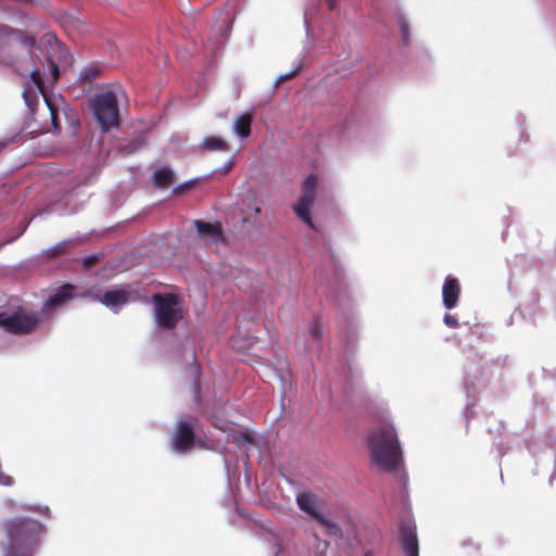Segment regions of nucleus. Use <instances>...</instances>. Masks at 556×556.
Wrapping results in <instances>:
<instances>
[{
	"instance_id": "f257e3e1",
	"label": "nucleus",
	"mask_w": 556,
	"mask_h": 556,
	"mask_svg": "<svg viewBox=\"0 0 556 556\" xmlns=\"http://www.w3.org/2000/svg\"><path fill=\"white\" fill-rule=\"evenodd\" d=\"M371 460L381 469L395 471L402 462V450L396 430L391 422L383 421L368 437Z\"/></svg>"
},
{
	"instance_id": "f03ea898",
	"label": "nucleus",
	"mask_w": 556,
	"mask_h": 556,
	"mask_svg": "<svg viewBox=\"0 0 556 556\" xmlns=\"http://www.w3.org/2000/svg\"><path fill=\"white\" fill-rule=\"evenodd\" d=\"M3 530L7 536L5 546L28 553H33V549L39 545L45 533L41 522L26 517L7 520Z\"/></svg>"
},
{
	"instance_id": "7ed1b4c3",
	"label": "nucleus",
	"mask_w": 556,
	"mask_h": 556,
	"mask_svg": "<svg viewBox=\"0 0 556 556\" xmlns=\"http://www.w3.org/2000/svg\"><path fill=\"white\" fill-rule=\"evenodd\" d=\"M154 319L164 330H173L184 318L181 301L175 293H155L152 296Z\"/></svg>"
},
{
	"instance_id": "20e7f679",
	"label": "nucleus",
	"mask_w": 556,
	"mask_h": 556,
	"mask_svg": "<svg viewBox=\"0 0 556 556\" xmlns=\"http://www.w3.org/2000/svg\"><path fill=\"white\" fill-rule=\"evenodd\" d=\"M40 324V314L25 307L20 306L12 313H0V327L11 334H29L34 332Z\"/></svg>"
},
{
	"instance_id": "39448f33",
	"label": "nucleus",
	"mask_w": 556,
	"mask_h": 556,
	"mask_svg": "<svg viewBox=\"0 0 556 556\" xmlns=\"http://www.w3.org/2000/svg\"><path fill=\"white\" fill-rule=\"evenodd\" d=\"M90 108L103 131L118 127L119 110L117 98L112 91L96 94L91 100Z\"/></svg>"
},
{
	"instance_id": "423d86ee",
	"label": "nucleus",
	"mask_w": 556,
	"mask_h": 556,
	"mask_svg": "<svg viewBox=\"0 0 556 556\" xmlns=\"http://www.w3.org/2000/svg\"><path fill=\"white\" fill-rule=\"evenodd\" d=\"M317 176L309 175L302 184L301 195L298 202L293 205V210L299 218H301L307 226L314 228V223L311 217V207L315 202Z\"/></svg>"
},
{
	"instance_id": "0eeeda50",
	"label": "nucleus",
	"mask_w": 556,
	"mask_h": 556,
	"mask_svg": "<svg viewBox=\"0 0 556 556\" xmlns=\"http://www.w3.org/2000/svg\"><path fill=\"white\" fill-rule=\"evenodd\" d=\"M296 504L299 508L308 514L315 520H317L320 525L327 528H334L336 526L327 518H325L320 513V500L311 492H301L296 495Z\"/></svg>"
},
{
	"instance_id": "6e6552de",
	"label": "nucleus",
	"mask_w": 556,
	"mask_h": 556,
	"mask_svg": "<svg viewBox=\"0 0 556 556\" xmlns=\"http://www.w3.org/2000/svg\"><path fill=\"white\" fill-rule=\"evenodd\" d=\"M400 543L405 556H419V544L416 526L412 520L405 519L400 522Z\"/></svg>"
},
{
	"instance_id": "1a4fd4ad",
	"label": "nucleus",
	"mask_w": 556,
	"mask_h": 556,
	"mask_svg": "<svg viewBox=\"0 0 556 556\" xmlns=\"http://www.w3.org/2000/svg\"><path fill=\"white\" fill-rule=\"evenodd\" d=\"M195 434L193 426L188 420H180L177 424L176 433L173 438V447L175 451L184 453L189 451L194 442Z\"/></svg>"
},
{
	"instance_id": "9d476101",
	"label": "nucleus",
	"mask_w": 556,
	"mask_h": 556,
	"mask_svg": "<svg viewBox=\"0 0 556 556\" xmlns=\"http://www.w3.org/2000/svg\"><path fill=\"white\" fill-rule=\"evenodd\" d=\"M460 295V283L456 277L447 276L442 286V299L445 308H454Z\"/></svg>"
},
{
	"instance_id": "9b49d317",
	"label": "nucleus",
	"mask_w": 556,
	"mask_h": 556,
	"mask_svg": "<svg viewBox=\"0 0 556 556\" xmlns=\"http://www.w3.org/2000/svg\"><path fill=\"white\" fill-rule=\"evenodd\" d=\"M194 226L200 237L203 239H207L213 243H218L224 240V232L219 223L194 220Z\"/></svg>"
},
{
	"instance_id": "f8f14e48",
	"label": "nucleus",
	"mask_w": 556,
	"mask_h": 556,
	"mask_svg": "<svg viewBox=\"0 0 556 556\" xmlns=\"http://www.w3.org/2000/svg\"><path fill=\"white\" fill-rule=\"evenodd\" d=\"M74 286L64 285L54 294H52L43 304L41 314H48L51 309L65 304L73 298Z\"/></svg>"
},
{
	"instance_id": "ddd939ff",
	"label": "nucleus",
	"mask_w": 556,
	"mask_h": 556,
	"mask_svg": "<svg viewBox=\"0 0 556 556\" xmlns=\"http://www.w3.org/2000/svg\"><path fill=\"white\" fill-rule=\"evenodd\" d=\"M129 291L123 288H116L113 290L105 291L100 298L99 301L111 308H118L125 305L129 300Z\"/></svg>"
},
{
	"instance_id": "4468645a",
	"label": "nucleus",
	"mask_w": 556,
	"mask_h": 556,
	"mask_svg": "<svg viewBox=\"0 0 556 556\" xmlns=\"http://www.w3.org/2000/svg\"><path fill=\"white\" fill-rule=\"evenodd\" d=\"M0 33L3 35V36H14V38L22 45H24L25 47H28V48H34L36 46V38L31 35H28L26 31L24 30H20V29H15V28H11L9 26H1L0 27Z\"/></svg>"
},
{
	"instance_id": "2eb2a0df",
	"label": "nucleus",
	"mask_w": 556,
	"mask_h": 556,
	"mask_svg": "<svg viewBox=\"0 0 556 556\" xmlns=\"http://www.w3.org/2000/svg\"><path fill=\"white\" fill-rule=\"evenodd\" d=\"M253 115L251 113L240 114L233 123L235 132L241 138H248L251 135V124Z\"/></svg>"
},
{
	"instance_id": "dca6fc26",
	"label": "nucleus",
	"mask_w": 556,
	"mask_h": 556,
	"mask_svg": "<svg viewBox=\"0 0 556 556\" xmlns=\"http://www.w3.org/2000/svg\"><path fill=\"white\" fill-rule=\"evenodd\" d=\"M174 182V174L168 167H161L153 173V184L157 188H168Z\"/></svg>"
},
{
	"instance_id": "f3484780",
	"label": "nucleus",
	"mask_w": 556,
	"mask_h": 556,
	"mask_svg": "<svg viewBox=\"0 0 556 556\" xmlns=\"http://www.w3.org/2000/svg\"><path fill=\"white\" fill-rule=\"evenodd\" d=\"M202 147L204 150H208V151H213V150L226 151V150H228L227 142L224 139H222L219 137H215V136L205 138L202 142Z\"/></svg>"
},
{
	"instance_id": "a211bd4d",
	"label": "nucleus",
	"mask_w": 556,
	"mask_h": 556,
	"mask_svg": "<svg viewBox=\"0 0 556 556\" xmlns=\"http://www.w3.org/2000/svg\"><path fill=\"white\" fill-rule=\"evenodd\" d=\"M68 245L70 244L67 242L58 243L54 247L46 250L43 252V255L48 260L55 258V257L64 254L66 252V250L68 249Z\"/></svg>"
},
{
	"instance_id": "6ab92c4d",
	"label": "nucleus",
	"mask_w": 556,
	"mask_h": 556,
	"mask_svg": "<svg viewBox=\"0 0 556 556\" xmlns=\"http://www.w3.org/2000/svg\"><path fill=\"white\" fill-rule=\"evenodd\" d=\"M233 440L241 445H252L255 440L251 432L242 431L233 435Z\"/></svg>"
},
{
	"instance_id": "aec40b11",
	"label": "nucleus",
	"mask_w": 556,
	"mask_h": 556,
	"mask_svg": "<svg viewBox=\"0 0 556 556\" xmlns=\"http://www.w3.org/2000/svg\"><path fill=\"white\" fill-rule=\"evenodd\" d=\"M309 334L315 340H319L321 338V325L317 319H315L309 326Z\"/></svg>"
},
{
	"instance_id": "412c9836",
	"label": "nucleus",
	"mask_w": 556,
	"mask_h": 556,
	"mask_svg": "<svg viewBox=\"0 0 556 556\" xmlns=\"http://www.w3.org/2000/svg\"><path fill=\"white\" fill-rule=\"evenodd\" d=\"M30 78H31L33 83L39 88V90L42 91L43 80L41 77V73L38 68H35L34 71H31Z\"/></svg>"
},
{
	"instance_id": "4be33fe9",
	"label": "nucleus",
	"mask_w": 556,
	"mask_h": 556,
	"mask_svg": "<svg viewBox=\"0 0 556 556\" xmlns=\"http://www.w3.org/2000/svg\"><path fill=\"white\" fill-rule=\"evenodd\" d=\"M4 556H33V553L10 548L8 546L4 547Z\"/></svg>"
},
{
	"instance_id": "5701e85b",
	"label": "nucleus",
	"mask_w": 556,
	"mask_h": 556,
	"mask_svg": "<svg viewBox=\"0 0 556 556\" xmlns=\"http://www.w3.org/2000/svg\"><path fill=\"white\" fill-rule=\"evenodd\" d=\"M443 321L447 327L453 328V329H455L459 326L457 318L451 314H445Z\"/></svg>"
},
{
	"instance_id": "b1692460",
	"label": "nucleus",
	"mask_w": 556,
	"mask_h": 556,
	"mask_svg": "<svg viewBox=\"0 0 556 556\" xmlns=\"http://www.w3.org/2000/svg\"><path fill=\"white\" fill-rule=\"evenodd\" d=\"M50 70H51L53 81H56L59 79V76H60L58 64L54 63L53 61H50Z\"/></svg>"
},
{
	"instance_id": "393cba45",
	"label": "nucleus",
	"mask_w": 556,
	"mask_h": 556,
	"mask_svg": "<svg viewBox=\"0 0 556 556\" xmlns=\"http://www.w3.org/2000/svg\"><path fill=\"white\" fill-rule=\"evenodd\" d=\"M401 33L405 42L408 41L409 28L406 22H401Z\"/></svg>"
},
{
	"instance_id": "a878e982",
	"label": "nucleus",
	"mask_w": 556,
	"mask_h": 556,
	"mask_svg": "<svg viewBox=\"0 0 556 556\" xmlns=\"http://www.w3.org/2000/svg\"><path fill=\"white\" fill-rule=\"evenodd\" d=\"M97 261H98L97 256H88V257L84 258V262H83L84 267L86 269H89L97 263Z\"/></svg>"
},
{
	"instance_id": "bb28decb",
	"label": "nucleus",
	"mask_w": 556,
	"mask_h": 556,
	"mask_svg": "<svg viewBox=\"0 0 556 556\" xmlns=\"http://www.w3.org/2000/svg\"><path fill=\"white\" fill-rule=\"evenodd\" d=\"M98 76V70H88L84 74V79L87 81L93 80Z\"/></svg>"
},
{
	"instance_id": "cd10ccee",
	"label": "nucleus",
	"mask_w": 556,
	"mask_h": 556,
	"mask_svg": "<svg viewBox=\"0 0 556 556\" xmlns=\"http://www.w3.org/2000/svg\"><path fill=\"white\" fill-rule=\"evenodd\" d=\"M24 509L36 511V513H39V514H47L49 511L48 507H43L42 508V507H39V506H27Z\"/></svg>"
},
{
	"instance_id": "c85d7f7f",
	"label": "nucleus",
	"mask_w": 556,
	"mask_h": 556,
	"mask_svg": "<svg viewBox=\"0 0 556 556\" xmlns=\"http://www.w3.org/2000/svg\"><path fill=\"white\" fill-rule=\"evenodd\" d=\"M140 148V144H138L137 142H132L130 143L129 146H125L123 147V149L127 150V153H131V152H135L136 150H138Z\"/></svg>"
},
{
	"instance_id": "c756f323",
	"label": "nucleus",
	"mask_w": 556,
	"mask_h": 556,
	"mask_svg": "<svg viewBox=\"0 0 556 556\" xmlns=\"http://www.w3.org/2000/svg\"><path fill=\"white\" fill-rule=\"evenodd\" d=\"M50 110H51V118H52L53 126H54V128H58L59 124L56 122V112L52 108H50Z\"/></svg>"
},
{
	"instance_id": "7c9ffc66",
	"label": "nucleus",
	"mask_w": 556,
	"mask_h": 556,
	"mask_svg": "<svg viewBox=\"0 0 556 556\" xmlns=\"http://www.w3.org/2000/svg\"><path fill=\"white\" fill-rule=\"evenodd\" d=\"M328 3L329 10H333L336 8L337 0H326Z\"/></svg>"
},
{
	"instance_id": "2f4dec72",
	"label": "nucleus",
	"mask_w": 556,
	"mask_h": 556,
	"mask_svg": "<svg viewBox=\"0 0 556 556\" xmlns=\"http://www.w3.org/2000/svg\"><path fill=\"white\" fill-rule=\"evenodd\" d=\"M294 76V72H291L290 74L286 75L283 79H288Z\"/></svg>"
},
{
	"instance_id": "473e14b6",
	"label": "nucleus",
	"mask_w": 556,
	"mask_h": 556,
	"mask_svg": "<svg viewBox=\"0 0 556 556\" xmlns=\"http://www.w3.org/2000/svg\"><path fill=\"white\" fill-rule=\"evenodd\" d=\"M364 556H374V552L372 551H367Z\"/></svg>"
}]
</instances>
